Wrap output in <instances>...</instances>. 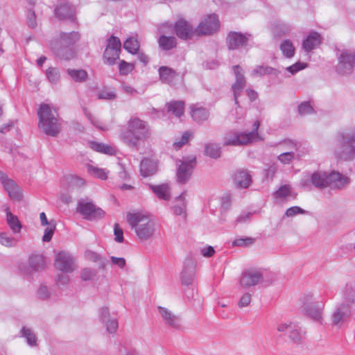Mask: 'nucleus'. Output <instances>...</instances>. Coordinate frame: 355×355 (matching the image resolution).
<instances>
[{"instance_id":"1","label":"nucleus","mask_w":355,"mask_h":355,"mask_svg":"<svg viewBox=\"0 0 355 355\" xmlns=\"http://www.w3.org/2000/svg\"><path fill=\"white\" fill-rule=\"evenodd\" d=\"M151 135V128L147 121L132 117L128 121L127 130L121 132L119 138L129 147L138 148L139 143L149 139Z\"/></svg>"},{"instance_id":"2","label":"nucleus","mask_w":355,"mask_h":355,"mask_svg":"<svg viewBox=\"0 0 355 355\" xmlns=\"http://www.w3.org/2000/svg\"><path fill=\"white\" fill-rule=\"evenodd\" d=\"M335 156L341 160L355 159V130L349 129L338 132L336 136Z\"/></svg>"},{"instance_id":"3","label":"nucleus","mask_w":355,"mask_h":355,"mask_svg":"<svg viewBox=\"0 0 355 355\" xmlns=\"http://www.w3.org/2000/svg\"><path fill=\"white\" fill-rule=\"evenodd\" d=\"M39 128L51 137H56L61 131V122L55 110L49 105L42 103L37 110Z\"/></svg>"},{"instance_id":"4","label":"nucleus","mask_w":355,"mask_h":355,"mask_svg":"<svg viewBox=\"0 0 355 355\" xmlns=\"http://www.w3.org/2000/svg\"><path fill=\"white\" fill-rule=\"evenodd\" d=\"M126 219L140 239L147 240L153 236L155 231L154 223L149 215L141 212L128 213Z\"/></svg>"},{"instance_id":"5","label":"nucleus","mask_w":355,"mask_h":355,"mask_svg":"<svg viewBox=\"0 0 355 355\" xmlns=\"http://www.w3.org/2000/svg\"><path fill=\"white\" fill-rule=\"evenodd\" d=\"M259 127V122L255 121L253 123V130L252 132H239L236 131H230L227 132L223 139L224 146H242L247 145L254 141H257L259 138L257 133L258 128Z\"/></svg>"},{"instance_id":"6","label":"nucleus","mask_w":355,"mask_h":355,"mask_svg":"<svg viewBox=\"0 0 355 355\" xmlns=\"http://www.w3.org/2000/svg\"><path fill=\"white\" fill-rule=\"evenodd\" d=\"M336 71L340 75L350 74L355 67V54L349 50H338Z\"/></svg>"},{"instance_id":"7","label":"nucleus","mask_w":355,"mask_h":355,"mask_svg":"<svg viewBox=\"0 0 355 355\" xmlns=\"http://www.w3.org/2000/svg\"><path fill=\"white\" fill-rule=\"evenodd\" d=\"M304 188H309L311 185L319 189L329 187V173L326 171H315L309 175L304 177L300 182Z\"/></svg>"},{"instance_id":"8","label":"nucleus","mask_w":355,"mask_h":355,"mask_svg":"<svg viewBox=\"0 0 355 355\" xmlns=\"http://www.w3.org/2000/svg\"><path fill=\"white\" fill-rule=\"evenodd\" d=\"M352 314L351 306L347 303H338L331 314V323L334 327L340 328L349 320Z\"/></svg>"},{"instance_id":"9","label":"nucleus","mask_w":355,"mask_h":355,"mask_svg":"<svg viewBox=\"0 0 355 355\" xmlns=\"http://www.w3.org/2000/svg\"><path fill=\"white\" fill-rule=\"evenodd\" d=\"M196 163L195 157L183 158L182 159L176 161V178L178 182L184 184L189 181L196 166Z\"/></svg>"},{"instance_id":"10","label":"nucleus","mask_w":355,"mask_h":355,"mask_svg":"<svg viewBox=\"0 0 355 355\" xmlns=\"http://www.w3.org/2000/svg\"><path fill=\"white\" fill-rule=\"evenodd\" d=\"M302 302L306 313L313 320L321 322L322 320L323 305L314 300L313 294H305L302 297Z\"/></svg>"},{"instance_id":"11","label":"nucleus","mask_w":355,"mask_h":355,"mask_svg":"<svg viewBox=\"0 0 355 355\" xmlns=\"http://www.w3.org/2000/svg\"><path fill=\"white\" fill-rule=\"evenodd\" d=\"M78 211L87 220H96L102 218L105 212L92 202L80 199L78 202Z\"/></svg>"},{"instance_id":"12","label":"nucleus","mask_w":355,"mask_h":355,"mask_svg":"<svg viewBox=\"0 0 355 355\" xmlns=\"http://www.w3.org/2000/svg\"><path fill=\"white\" fill-rule=\"evenodd\" d=\"M263 280V271L259 269L250 268L243 272L240 279V286L243 288L255 286Z\"/></svg>"},{"instance_id":"13","label":"nucleus","mask_w":355,"mask_h":355,"mask_svg":"<svg viewBox=\"0 0 355 355\" xmlns=\"http://www.w3.org/2000/svg\"><path fill=\"white\" fill-rule=\"evenodd\" d=\"M219 28V21L214 14L207 15L195 28L197 35H211Z\"/></svg>"},{"instance_id":"14","label":"nucleus","mask_w":355,"mask_h":355,"mask_svg":"<svg viewBox=\"0 0 355 355\" xmlns=\"http://www.w3.org/2000/svg\"><path fill=\"white\" fill-rule=\"evenodd\" d=\"M55 266L61 271L71 272L75 269L73 258L68 252H58L55 255Z\"/></svg>"},{"instance_id":"15","label":"nucleus","mask_w":355,"mask_h":355,"mask_svg":"<svg viewBox=\"0 0 355 355\" xmlns=\"http://www.w3.org/2000/svg\"><path fill=\"white\" fill-rule=\"evenodd\" d=\"M232 69L235 75L236 80L232 85V89L234 94L235 103L238 104V98L245 86L246 80L243 74V70L240 66L234 65Z\"/></svg>"},{"instance_id":"16","label":"nucleus","mask_w":355,"mask_h":355,"mask_svg":"<svg viewBox=\"0 0 355 355\" xmlns=\"http://www.w3.org/2000/svg\"><path fill=\"white\" fill-rule=\"evenodd\" d=\"M98 317L108 333L111 334L116 333L119 327L118 320L110 315L107 307L104 306L98 310Z\"/></svg>"},{"instance_id":"17","label":"nucleus","mask_w":355,"mask_h":355,"mask_svg":"<svg viewBox=\"0 0 355 355\" xmlns=\"http://www.w3.org/2000/svg\"><path fill=\"white\" fill-rule=\"evenodd\" d=\"M157 309L163 322L166 326L175 329H179L181 327V319L179 316L165 307L158 306Z\"/></svg>"},{"instance_id":"18","label":"nucleus","mask_w":355,"mask_h":355,"mask_svg":"<svg viewBox=\"0 0 355 355\" xmlns=\"http://www.w3.org/2000/svg\"><path fill=\"white\" fill-rule=\"evenodd\" d=\"M168 28V24H163L159 29V33L162 34L158 38L159 46L161 49L164 51H168L175 48L177 45L176 39L174 36H167L166 33L167 32L165 28ZM171 28V26H168Z\"/></svg>"},{"instance_id":"19","label":"nucleus","mask_w":355,"mask_h":355,"mask_svg":"<svg viewBox=\"0 0 355 355\" xmlns=\"http://www.w3.org/2000/svg\"><path fill=\"white\" fill-rule=\"evenodd\" d=\"M176 35L182 40L190 39L194 35H196L195 29L185 20H178L174 26Z\"/></svg>"},{"instance_id":"20","label":"nucleus","mask_w":355,"mask_h":355,"mask_svg":"<svg viewBox=\"0 0 355 355\" xmlns=\"http://www.w3.org/2000/svg\"><path fill=\"white\" fill-rule=\"evenodd\" d=\"M248 40L247 35L238 32H231L227 37V44L230 49H236L245 45Z\"/></svg>"},{"instance_id":"21","label":"nucleus","mask_w":355,"mask_h":355,"mask_svg":"<svg viewBox=\"0 0 355 355\" xmlns=\"http://www.w3.org/2000/svg\"><path fill=\"white\" fill-rule=\"evenodd\" d=\"M350 182V179L343 174L332 171L329 173V187L331 189H343Z\"/></svg>"},{"instance_id":"22","label":"nucleus","mask_w":355,"mask_h":355,"mask_svg":"<svg viewBox=\"0 0 355 355\" xmlns=\"http://www.w3.org/2000/svg\"><path fill=\"white\" fill-rule=\"evenodd\" d=\"M282 147L285 146V149H288L289 151L284 152L278 156V159L284 164H290L295 157V151L297 150L296 144L291 140L285 141L281 145Z\"/></svg>"},{"instance_id":"23","label":"nucleus","mask_w":355,"mask_h":355,"mask_svg":"<svg viewBox=\"0 0 355 355\" xmlns=\"http://www.w3.org/2000/svg\"><path fill=\"white\" fill-rule=\"evenodd\" d=\"M51 48L53 52L60 58L71 60L75 56V53L71 48L61 46V44L58 41L53 42L51 44Z\"/></svg>"},{"instance_id":"24","label":"nucleus","mask_w":355,"mask_h":355,"mask_svg":"<svg viewBox=\"0 0 355 355\" xmlns=\"http://www.w3.org/2000/svg\"><path fill=\"white\" fill-rule=\"evenodd\" d=\"M0 178L1 183L7 191L9 196L12 199L19 200L21 198V193L19 192V187L15 184V183L3 175H1Z\"/></svg>"},{"instance_id":"25","label":"nucleus","mask_w":355,"mask_h":355,"mask_svg":"<svg viewBox=\"0 0 355 355\" xmlns=\"http://www.w3.org/2000/svg\"><path fill=\"white\" fill-rule=\"evenodd\" d=\"M55 12L56 16L60 19H73L75 13V9L69 3V2L64 1L60 3L57 6Z\"/></svg>"},{"instance_id":"26","label":"nucleus","mask_w":355,"mask_h":355,"mask_svg":"<svg viewBox=\"0 0 355 355\" xmlns=\"http://www.w3.org/2000/svg\"><path fill=\"white\" fill-rule=\"evenodd\" d=\"M234 184L240 188H248L251 182V175L245 170H239L234 175Z\"/></svg>"},{"instance_id":"27","label":"nucleus","mask_w":355,"mask_h":355,"mask_svg":"<svg viewBox=\"0 0 355 355\" xmlns=\"http://www.w3.org/2000/svg\"><path fill=\"white\" fill-rule=\"evenodd\" d=\"M157 170V162L146 158L141 162L140 172L142 176L149 177L155 174Z\"/></svg>"},{"instance_id":"28","label":"nucleus","mask_w":355,"mask_h":355,"mask_svg":"<svg viewBox=\"0 0 355 355\" xmlns=\"http://www.w3.org/2000/svg\"><path fill=\"white\" fill-rule=\"evenodd\" d=\"M321 42L320 34L317 32H311L307 37L303 41V49L309 52L316 48Z\"/></svg>"},{"instance_id":"29","label":"nucleus","mask_w":355,"mask_h":355,"mask_svg":"<svg viewBox=\"0 0 355 355\" xmlns=\"http://www.w3.org/2000/svg\"><path fill=\"white\" fill-rule=\"evenodd\" d=\"M194 277V266L192 260H187L184 263V270L182 272V282L184 285H189L192 283Z\"/></svg>"},{"instance_id":"30","label":"nucleus","mask_w":355,"mask_h":355,"mask_svg":"<svg viewBox=\"0 0 355 355\" xmlns=\"http://www.w3.org/2000/svg\"><path fill=\"white\" fill-rule=\"evenodd\" d=\"M280 72L278 69L269 66L257 65L251 71L250 76L252 77H261L265 75L277 76Z\"/></svg>"},{"instance_id":"31","label":"nucleus","mask_w":355,"mask_h":355,"mask_svg":"<svg viewBox=\"0 0 355 355\" xmlns=\"http://www.w3.org/2000/svg\"><path fill=\"white\" fill-rule=\"evenodd\" d=\"M159 75L160 80L167 84H171L178 76L173 69L165 66L159 67Z\"/></svg>"},{"instance_id":"32","label":"nucleus","mask_w":355,"mask_h":355,"mask_svg":"<svg viewBox=\"0 0 355 355\" xmlns=\"http://www.w3.org/2000/svg\"><path fill=\"white\" fill-rule=\"evenodd\" d=\"M191 114L193 119L198 123L207 120L209 116V112L206 108L196 105L191 107Z\"/></svg>"},{"instance_id":"33","label":"nucleus","mask_w":355,"mask_h":355,"mask_svg":"<svg viewBox=\"0 0 355 355\" xmlns=\"http://www.w3.org/2000/svg\"><path fill=\"white\" fill-rule=\"evenodd\" d=\"M6 222L12 232L15 234L19 233L22 225L17 216L12 214L8 209L6 210Z\"/></svg>"},{"instance_id":"34","label":"nucleus","mask_w":355,"mask_h":355,"mask_svg":"<svg viewBox=\"0 0 355 355\" xmlns=\"http://www.w3.org/2000/svg\"><path fill=\"white\" fill-rule=\"evenodd\" d=\"M185 194L186 191H184L179 196L175 198V200L178 204L175 205L173 207L174 214L177 216H182L184 218L187 216Z\"/></svg>"},{"instance_id":"35","label":"nucleus","mask_w":355,"mask_h":355,"mask_svg":"<svg viewBox=\"0 0 355 355\" xmlns=\"http://www.w3.org/2000/svg\"><path fill=\"white\" fill-rule=\"evenodd\" d=\"M155 194L162 200H168L171 198L170 187L168 184H162L157 186H151Z\"/></svg>"},{"instance_id":"36","label":"nucleus","mask_w":355,"mask_h":355,"mask_svg":"<svg viewBox=\"0 0 355 355\" xmlns=\"http://www.w3.org/2000/svg\"><path fill=\"white\" fill-rule=\"evenodd\" d=\"M90 148L99 153L107 154V155H113L115 153V149L112 146L105 144L103 143H98L96 141H92L89 143Z\"/></svg>"},{"instance_id":"37","label":"nucleus","mask_w":355,"mask_h":355,"mask_svg":"<svg viewBox=\"0 0 355 355\" xmlns=\"http://www.w3.org/2000/svg\"><path fill=\"white\" fill-rule=\"evenodd\" d=\"M67 73L75 82H85L88 78V73L84 69H68Z\"/></svg>"},{"instance_id":"38","label":"nucleus","mask_w":355,"mask_h":355,"mask_svg":"<svg viewBox=\"0 0 355 355\" xmlns=\"http://www.w3.org/2000/svg\"><path fill=\"white\" fill-rule=\"evenodd\" d=\"M29 266L32 270L38 271L45 266L44 257L41 254H33L29 258Z\"/></svg>"},{"instance_id":"39","label":"nucleus","mask_w":355,"mask_h":355,"mask_svg":"<svg viewBox=\"0 0 355 355\" xmlns=\"http://www.w3.org/2000/svg\"><path fill=\"white\" fill-rule=\"evenodd\" d=\"M19 240L7 232L0 233V244L7 248H14L17 245Z\"/></svg>"},{"instance_id":"40","label":"nucleus","mask_w":355,"mask_h":355,"mask_svg":"<svg viewBox=\"0 0 355 355\" xmlns=\"http://www.w3.org/2000/svg\"><path fill=\"white\" fill-rule=\"evenodd\" d=\"M184 103L182 101H172L167 105L168 112H172L176 117H180L184 113Z\"/></svg>"},{"instance_id":"41","label":"nucleus","mask_w":355,"mask_h":355,"mask_svg":"<svg viewBox=\"0 0 355 355\" xmlns=\"http://www.w3.org/2000/svg\"><path fill=\"white\" fill-rule=\"evenodd\" d=\"M123 48L129 53L136 54L139 49V42L137 38L130 37L124 42Z\"/></svg>"},{"instance_id":"42","label":"nucleus","mask_w":355,"mask_h":355,"mask_svg":"<svg viewBox=\"0 0 355 355\" xmlns=\"http://www.w3.org/2000/svg\"><path fill=\"white\" fill-rule=\"evenodd\" d=\"M292 193V189L290 185L284 184L280 187V188L277 190L273 196L277 200L283 201L287 197L291 196Z\"/></svg>"},{"instance_id":"43","label":"nucleus","mask_w":355,"mask_h":355,"mask_svg":"<svg viewBox=\"0 0 355 355\" xmlns=\"http://www.w3.org/2000/svg\"><path fill=\"white\" fill-rule=\"evenodd\" d=\"M87 168L88 173L96 178H100L101 180H106L107 178L109 171L105 168H101L92 165H87Z\"/></svg>"},{"instance_id":"44","label":"nucleus","mask_w":355,"mask_h":355,"mask_svg":"<svg viewBox=\"0 0 355 355\" xmlns=\"http://www.w3.org/2000/svg\"><path fill=\"white\" fill-rule=\"evenodd\" d=\"M60 39L63 43L67 46L73 45L80 39V35L78 32L62 33L60 35Z\"/></svg>"},{"instance_id":"45","label":"nucleus","mask_w":355,"mask_h":355,"mask_svg":"<svg viewBox=\"0 0 355 355\" xmlns=\"http://www.w3.org/2000/svg\"><path fill=\"white\" fill-rule=\"evenodd\" d=\"M85 255L87 260L92 262H98L100 268L105 267L107 263V261L105 258L92 250H87Z\"/></svg>"},{"instance_id":"46","label":"nucleus","mask_w":355,"mask_h":355,"mask_svg":"<svg viewBox=\"0 0 355 355\" xmlns=\"http://www.w3.org/2000/svg\"><path fill=\"white\" fill-rule=\"evenodd\" d=\"M119 53L120 52L112 50L110 47L106 48L103 53L105 62L110 65L114 64L115 61L119 58Z\"/></svg>"},{"instance_id":"47","label":"nucleus","mask_w":355,"mask_h":355,"mask_svg":"<svg viewBox=\"0 0 355 355\" xmlns=\"http://www.w3.org/2000/svg\"><path fill=\"white\" fill-rule=\"evenodd\" d=\"M297 324V323L291 321L281 322L277 324V330L279 332L283 333L284 335H287L288 337L290 334L293 331L295 328H296Z\"/></svg>"},{"instance_id":"48","label":"nucleus","mask_w":355,"mask_h":355,"mask_svg":"<svg viewBox=\"0 0 355 355\" xmlns=\"http://www.w3.org/2000/svg\"><path fill=\"white\" fill-rule=\"evenodd\" d=\"M280 49L287 58H292L295 54V47L293 43L288 40H285L282 42Z\"/></svg>"},{"instance_id":"49","label":"nucleus","mask_w":355,"mask_h":355,"mask_svg":"<svg viewBox=\"0 0 355 355\" xmlns=\"http://www.w3.org/2000/svg\"><path fill=\"white\" fill-rule=\"evenodd\" d=\"M21 336L26 339V342L30 346L33 347L37 345L35 334L31 329L23 327L21 330Z\"/></svg>"},{"instance_id":"50","label":"nucleus","mask_w":355,"mask_h":355,"mask_svg":"<svg viewBox=\"0 0 355 355\" xmlns=\"http://www.w3.org/2000/svg\"><path fill=\"white\" fill-rule=\"evenodd\" d=\"M205 154L211 158L216 159L220 156V148L216 144H207L205 149Z\"/></svg>"},{"instance_id":"51","label":"nucleus","mask_w":355,"mask_h":355,"mask_svg":"<svg viewBox=\"0 0 355 355\" xmlns=\"http://www.w3.org/2000/svg\"><path fill=\"white\" fill-rule=\"evenodd\" d=\"M46 76L52 84H56L60 79V73L58 68L49 67L46 71Z\"/></svg>"},{"instance_id":"52","label":"nucleus","mask_w":355,"mask_h":355,"mask_svg":"<svg viewBox=\"0 0 355 355\" xmlns=\"http://www.w3.org/2000/svg\"><path fill=\"white\" fill-rule=\"evenodd\" d=\"M135 69V64L130 62H127L121 60L119 63V73L122 76H125L130 73Z\"/></svg>"},{"instance_id":"53","label":"nucleus","mask_w":355,"mask_h":355,"mask_svg":"<svg viewBox=\"0 0 355 355\" xmlns=\"http://www.w3.org/2000/svg\"><path fill=\"white\" fill-rule=\"evenodd\" d=\"M67 182L70 187L80 188L85 185V180L76 175H69L67 178Z\"/></svg>"},{"instance_id":"54","label":"nucleus","mask_w":355,"mask_h":355,"mask_svg":"<svg viewBox=\"0 0 355 355\" xmlns=\"http://www.w3.org/2000/svg\"><path fill=\"white\" fill-rule=\"evenodd\" d=\"M288 338L294 343H298L303 338V333L300 327L297 324L296 328L290 334Z\"/></svg>"},{"instance_id":"55","label":"nucleus","mask_w":355,"mask_h":355,"mask_svg":"<svg viewBox=\"0 0 355 355\" xmlns=\"http://www.w3.org/2000/svg\"><path fill=\"white\" fill-rule=\"evenodd\" d=\"M121 41L120 40L114 36H111L107 40V44L106 48H110L112 50H116L118 52L121 51Z\"/></svg>"},{"instance_id":"56","label":"nucleus","mask_w":355,"mask_h":355,"mask_svg":"<svg viewBox=\"0 0 355 355\" xmlns=\"http://www.w3.org/2000/svg\"><path fill=\"white\" fill-rule=\"evenodd\" d=\"M313 109L309 102H303L298 106V112L301 116L313 113Z\"/></svg>"},{"instance_id":"57","label":"nucleus","mask_w":355,"mask_h":355,"mask_svg":"<svg viewBox=\"0 0 355 355\" xmlns=\"http://www.w3.org/2000/svg\"><path fill=\"white\" fill-rule=\"evenodd\" d=\"M191 137V133H190L189 132H184L183 135H182L180 141H177L173 143V147L175 148V149L178 150L182 146L186 144L189 141Z\"/></svg>"},{"instance_id":"58","label":"nucleus","mask_w":355,"mask_h":355,"mask_svg":"<svg viewBox=\"0 0 355 355\" xmlns=\"http://www.w3.org/2000/svg\"><path fill=\"white\" fill-rule=\"evenodd\" d=\"M254 239L252 238H240L235 239L232 242L234 246L246 247L253 243Z\"/></svg>"},{"instance_id":"59","label":"nucleus","mask_w":355,"mask_h":355,"mask_svg":"<svg viewBox=\"0 0 355 355\" xmlns=\"http://www.w3.org/2000/svg\"><path fill=\"white\" fill-rule=\"evenodd\" d=\"M96 275L95 270L86 268H84L81 272V278L84 281H88L92 279Z\"/></svg>"},{"instance_id":"60","label":"nucleus","mask_w":355,"mask_h":355,"mask_svg":"<svg viewBox=\"0 0 355 355\" xmlns=\"http://www.w3.org/2000/svg\"><path fill=\"white\" fill-rule=\"evenodd\" d=\"M306 211L297 206L291 207L286 211L285 215L287 217H293L297 214H304Z\"/></svg>"},{"instance_id":"61","label":"nucleus","mask_w":355,"mask_h":355,"mask_svg":"<svg viewBox=\"0 0 355 355\" xmlns=\"http://www.w3.org/2000/svg\"><path fill=\"white\" fill-rule=\"evenodd\" d=\"M344 299L345 301L342 303H347L351 305L355 302V291L350 288V290L347 289L344 293Z\"/></svg>"},{"instance_id":"62","label":"nucleus","mask_w":355,"mask_h":355,"mask_svg":"<svg viewBox=\"0 0 355 355\" xmlns=\"http://www.w3.org/2000/svg\"><path fill=\"white\" fill-rule=\"evenodd\" d=\"M277 171V165L275 163L269 165L264 170V175L267 179L272 180L275 173Z\"/></svg>"},{"instance_id":"63","label":"nucleus","mask_w":355,"mask_h":355,"mask_svg":"<svg viewBox=\"0 0 355 355\" xmlns=\"http://www.w3.org/2000/svg\"><path fill=\"white\" fill-rule=\"evenodd\" d=\"M114 234L115 241L118 243L123 241V232L118 223H115L114 225Z\"/></svg>"},{"instance_id":"64","label":"nucleus","mask_w":355,"mask_h":355,"mask_svg":"<svg viewBox=\"0 0 355 355\" xmlns=\"http://www.w3.org/2000/svg\"><path fill=\"white\" fill-rule=\"evenodd\" d=\"M252 300V295L250 293H245L239 301V306L241 308L248 306Z\"/></svg>"}]
</instances>
